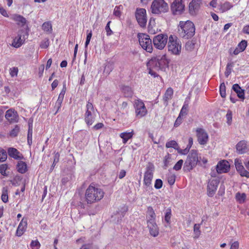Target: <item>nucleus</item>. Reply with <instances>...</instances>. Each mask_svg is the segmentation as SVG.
I'll use <instances>...</instances> for the list:
<instances>
[{"label":"nucleus","instance_id":"11","mask_svg":"<svg viewBox=\"0 0 249 249\" xmlns=\"http://www.w3.org/2000/svg\"><path fill=\"white\" fill-rule=\"evenodd\" d=\"M136 116L138 118L145 116L147 113V109L144 103L141 99L137 100L134 104Z\"/></svg>","mask_w":249,"mask_h":249},{"label":"nucleus","instance_id":"50","mask_svg":"<svg viewBox=\"0 0 249 249\" xmlns=\"http://www.w3.org/2000/svg\"><path fill=\"white\" fill-rule=\"evenodd\" d=\"M7 168H8V166L7 164H1L0 166V174L4 176H6L7 174L6 173V170L7 169Z\"/></svg>","mask_w":249,"mask_h":249},{"label":"nucleus","instance_id":"15","mask_svg":"<svg viewBox=\"0 0 249 249\" xmlns=\"http://www.w3.org/2000/svg\"><path fill=\"white\" fill-rule=\"evenodd\" d=\"M171 10L174 15L181 14L184 9L182 0H174L171 5Z\"/></svg>","mask_w":249,"mask_h":249},{"label":"nucleus","instance_id":"35","mask_svg":"<svg viewBox=\"0 0 249 249\" xmlns=\"http://www.w3.org/2000/svg\"><path fill=\"white\" fill-rule=\"evenodd\" d=\"M127 211V208L126 206H124L122 208V211H120V212H118L115 215V216H117L118 215L119 216H118V219L117 220V222H119L121 220H122V218L124 216L125 213Z\"/></svg>","mask_w":249,"mask_h":249},{"label":"nucleus","instance_id":"64","mask_svg":"<svg viewBox=\"0 0 249 249\" xmlns=\"http://www.w3.org/2000/svg\"><path fill=\"white\" fill-rule=\"evenodd\" d=\"M33 127L32 123H29V129L28 131L27 137H32Z\"/></svg>","mask_w":249,"mask_h":249},{"label":"nucleus","instance_id":"58","mask_svg":"<svg viewBox=\"0 0 249 249\" xmlns=\"http://www.w3.org/2000/svg\"><path fill=\"white\" fill-rule=\"evenodd\" d=\"M30 246L32 248H36V249H38L40 248V244L38 241L37 240L35 241L32 240L30 244Z\"/></svg>","mask_w":249,"mask_h":249},{"label":"nucleus","instance_id":"18","mask_svg":"<svg viewBox=\"0 0 249 249\" xmlns=\"http://www.w3.org/2000/svg\"><path fill=\"white\" fill-rule=\"evenodd\" d=\"M5 118L10 122H17L18 121V114L17 111L12 109L6 111L5 115Z\"/></svg>","mask_w":249,"mask_h":249},{"label":"nucleus","instance_id":"34","mask_svg":"<svg viewBox=\"0 0 249 249\" xmlns=\"http://www.w3.org/2000/svg\"><path fill=\"white\" fill-rule=\"evenodd\" d=\"M201 224H195L194 226V238H197L201 234V231L200 230Z\"/></svg>","mask_w":249,"mask_h":249},{"label":"nucleus","instance_id":"28","mask_svg":"<svg viewBox=\"0 0 249 249\" xmlns=\"http://www.w3.org/2000/svg\"><path fill=\"white\" fill-rule=\"evenodd\" d=\"M134 131L132 130L131 132H124L120 134V137L123 139L124 143H126L128 140L131 139L134 135Z\"/></svg>","mask_w":249,"mask_h":249},{"label":"nucleus","instance_id":"30","mask_svg":"<svg viewBox=\"0 0 249 249\" xmlns=\"http://www.w3.org/2000/svg\"><path fill=\"white\" fill-rule=\"evenodd\" d=\"M122 92L125 97H132L133 94V91L131 88L129 86H124L122 88Z\"/></svg>","mask_w":249,"mask_h":249},{"label":"nucleus","instance_id":"37","mask_svg":"<svg viewBox=\"0 0 249 249\" xmlns=\"http://www.w3.org/2000/svg\"><path fill=\"white\" fill-rule=\"evenodd\" d=\"M152 23V21L151 19H150L148 24V31L149 34L154 35L157 32L158 29L155 26H154V25H153Z\"/></svg>","mask_w":249,"mask_h":249},{"label":"nucleus","instance_id":"51","mask_svg":"<svg viewBox=\"0 0 249 249\" xmlns=\"http://www.w3.org/2000/svg\"><path fill=\"white\" fill-rule=\"evenodd\" d=\"M242 177H245L247 178H249V172L245 170L244 167L243 169H241L240 170L237 171Z\"/></svg>","mask_w":249,"mask_h":249},{"label":"nucleus","instance_id":"42","mask_svg":"<svg viewBox=\"0 0 249 249\" xmlns=\"http://www.w3.org/2000/svg\"><path fill=\"white\" fill-rule=\"evenodd\" d=\"M123 9V6L122 5H120L119 6H115L113 14L114 15L117 17H120L121 15V11Z\"/></svg>","mask_w":249,"mask_h":249},{"label":"nucleus","instance_id":"47","mask_svg":"<svg viewBox=\"0 0 249 249\" xmlns=\"http://www.w3.org/2000/svg\"><path fill=\"white\" fill-rule=\"evenodd\" d=\"M220 94L222 97L224 98L226 97V86L224 83H222L220 86Z\"/></svg>","mask_w":249,"mask_h":249},{"label":"nucleus","instance_id":"29","mask_svg":"<svg viewBox=\"0 0 249 249\" xmlns=\"http://www.w3.org/2000/svg\"><path fill=\"white\" fill-rule=\"evenodd\" d=\"M233 7V5L229 1H225V2L220 4L219 6V10L221 13L225 12Z\"/></svg>","mask_w":249,"mask_h":249},{"label":"nucleus","instance_id":"12","mask_svg":"<svg viewBox=\"0 0 249 249\" xmlns=\"http://www.w3.org/2000/svg\"><path fill=\"white\" fill-rule=\"evenodd\" d=\"M154 166L152 163L149 164L146 167V171L144 174L143 183L147 187H149L153 178Z\"/></svg>","mask_w":249,"mask_h":249},{"label":"nucleus","instance_id":"32","mask_svg":"<svg viewBox=\"0 0 249 249\" xmlns=\"http://www.w3.org/2000/svg\"><path fill=\"white\" fill-rule=\"evenodd\" d=\"M42 28L47 34H51L53 31L52 23L50 21L45 22L42 25Z\"/></svg>","mask_w":249,"mask_h":249},{"label":"nucleus","instance_id":"41","mask_svg":"<svg viewBox=\"0 0 249 249\" xmlns=\"http://www.w3.org/2000/svg\"><path fill=\"white\" fill-rule=\"evenodd\" d=\"M188 103L185 101L184 102V105L182 107V108L180 111L179 115L182 116L186 115L188 112Z\"/></svg>","mask_w":249,"mask_h":249},{"label":"nucleus","instance_id":"20","mask_svg":"<svg viewBox=\"0 0 249 249\" xmlns=\"http://www.w3.org/2000/svg\"><path fill=\"white\" fill-rule=\"evenodd\" d=\"M27 225V219L23 218L18 226L16 231V235L18 236H21L25 231Z\"/></svg>","mask_w":249,"mask_h":249},{"label":"nucleus","instance_id":"6","mask_svg":"<svg viewBox=\"0 0 249 249\" xmlns=\"http://www.w3.org/2000/svg\"><path fill=\"white\" fill-rule=\"evenodd\" d=\"M168 9V4L164 0H154L151 6V12L154 14L165 13Z\"/></svg>","mask_w":249,"mask_h":249},{"label":"nucleus","instance_id":"56","mask_svg":"<svg viewBox=\"0 0 249 249\" xmlns=\"http://www.w3.org/2000/svg\"><path fill=\"white\" fill-rule=\"evenodd\" d=\"M149 71L148 73L149 74H150L151 76H153L154 77H156L159 76V75L154 71L155 70L154 68L150 67V66H147Z\"/></svg>","mask_w":249,"mask_h":249},{"label":"nucleus","instance_id":"4","mask_svg":"<svg viewBox=\"0 0 249 249\" xmlns=\"http://www.w3.org/2000/svg\"><path fill=\"white\" fill-rule=\"evenodd\" d=\"M168 51L175 55H179L181 51V43L176 36L170 35L168 43Z\"/></svg>","mask_w":249,"mask_h":249},{"label":"nucleus","instance_id":"3","mask_svg":"<svg viewBox=\"0 0 249 249\" xmlns=\"http://www.w3.org/2000/svg\"><path fill=\"white\" fill-rule=\"evenodd\" d=\"M169 61L166 55H158L152 57L147 63V66H150L155 69L156 71H164L165 68L168 66Z\"/></svg>","mask_w":249,"mask_h":249},{"label":"nucleus","instance_id":"33","mask_svg":"<svg viewBox=\"0 0 249 249\" xmlns=\"http://www.w3.org/2000/svg\"><path fill=\"white\" fill-rule=\"evenodd\" d=\"M8 188L7 186L4 187L2 189V194L1 196V200L4 203H7L8 201Z\"/></svg>","mask_w":249,"mask_h":249},{"label":"nucleus","instance_id":"43","mask_svg":"<svg viewBox=\"0 0 249 249\" xmlns=\"http://www.w3.org/2000/svg\"><path fill=\"white\" fill-rule=\"evenodd\" d=\"M20 130V127L18 125H16L15 127L10 131V136L12 137H15L18 135Z\"/></svg>","mask_w":249,"mask_h":249},{"label":"nucleus","instance_id":"46","mask_svg":"<svg viewBox=\"0 0 249 249\" xmlns=\"http://www.w3.org/2000/svg\"><path fill=\"white\" fill-rule=\"evenodd\" d=\"M234 164L236 169V170L238 171L240 170L241 169H243L244 166L242 164L241 160L239 159H236L234 160Z\"/></svg>","mask_w":249,"mask_h":249},{"label":"nucleus","instance_id":"10","mask_svg":"<svg viewBox=\"0 0 249 249\" xmlns=\"http://www.w3.org/2000/svg\"><path fill=\"white\" fill-rule=\"evenodd\" d=\"M135 17L139 25L142 28L145 27L147 23L146 10L144 8H137Z\"/></svg>","mask_w":249,"mask_h":249},{"label":"nucleus","instance_id":"23","mask_svg":"<svg viewBox=\"0 0 249 249\" xmlns=\"http://www.w3.org/2000/svg\"><path fill=\"white\" fill-rule=\"evenodd\" d=\"M156 219V214L155 212L151 206H149L147 208V215H146V219H147V223L150 222H155Z\"/></svg>","mask_w":249,"mask_h":249},{"label":"nucleus","instance_id":"27","mask_svg":"<svg viewBox=\"0 0 249 249\" xmlns=\"http://www.w3.org/2000/svg\"><path fill=\"white\" fill-rule=\"evenodd\" d=\"M173 90L172 88H168L163 97V100L164 101V104L165 106H167L168 105V102L169 100H170L173 96Z\"/></svg>","mask_w":249,"mask_h":249},{"label":"nucleus","instance_id":"17","mask_svg":"<svg viewBox=\"0 0 249 249\" xmlns=\"http://www.w3.org/2000/svg\"><path fill=\"white\" fill-rule=\"evenodd\" d=\"M236 149L239 154H243L249 151V146L247 145L245 141H241L236 144Z\"/></svg>","mask_w":249,"mask_h":249},{"label":"nucleus","instance_id":"21","mask_svg":"<svg viewBox=\"0 0 249 249\" xmlns=\"http://www.w3.org/2000/svg\"><path fill=\"white\" fill-rule=\"evenodd\" d=\"M201 0H193L189 4V10L192 15L196 13L200 7Z\"/></svg>","mask_w":249,"mask_h":249},{"label":"nucleus","instance_id":"24","mask_svg":"<svg viewBox=\"0 0 249 249\" xmlns=\"http://www.w3.org/2000/svg\"><path fill=\"white\" fill-rule=\"evenodd\" d=\"M11 19L17 22V24L19 25L23 26L26 23V20L23 17L14 14L11 16Z\"/></svg>","mask_w":249,"mask_h":249},{"label":"nucleus","instance_id":"1","mask_svg":"<svg viewBox=\"0 0 249 249\" xmlns=\"http://www.w3.org/2000/svg\"><path fill=\"white\" fill-rule=\"evenodd\" d=\"M105 195L104 191L93 183L90 184L85 193V200L88 204H92L101 200Z\"/></svg>","mask_w":249,"mask_h":249},{"label":"nucleus","instance_id":"31","mask_svg":"<svg viewBox=\"0 0 249 249\" xmlns=\"http://www.w3.org/2000/svg\"><path fill=\"white\" fill-rule=\"evenodd\" d=\"M21 35H18V36L13 39L12 45L14 47L17 48H18L23 43V41L21 39Z\"/></svg>","mask_w":249,"mask_h":249},{"label":"nucleus","instance_id":"19","mask_svg":"<svg viewBox=\"0 0 249 249\" xmlns=\"http://www.w3.org/2000/svg\"><path fill=\"white\" fill-rule=\"evenodd\" d=\"M8 155L15 160H22L24 157L16 148L14 147L8 148L7 150Z\"/></svg>","mask_w":249,"mask_h":249},{"label":"nucleus","instance_id":"14","mask_svg":"<svg viewBox=\"0 0 249 249\" xmlns=\"http://www.w3.org/2000/svg\"><path fill=\"white\" fill-rule=\"evenodd\" d=\"M219 182L218 179H213L209 181L207 186V194L209 196L212 197L215 194Z\"/></svg>","mask_w":249,"mask_h":249},{"label":"nucleus","instance_id":"5","mask_svg":"<svg viewBox=\"0 0 249 249\" xmlns=\"http://www.w3.org/2000/svg\"><path fill=\"white\" fill-rule=\"evenodd\" d=\"M198 161L197 151L195 150H192L185 161L183 170L186 172L191 171L196 166Z\"/></svg>","mask_w":249,"mask_h":249},{"label":"nucleus","instance_id":"63","mask_svg":"<svg viewBox=\"0 0 249 249\" xmlns=\"http://www.w3.org/2000/svg\"><path fill=\"white\" fill-rule=\"evenodd\" d=\"M226 118L227 119V123L228 124H231V119H232V113L231 112L229 111L226 114Z\"/></svg>","mask_w":249,"mask_h":249},{"label":"nucleus","instance_id":"62","mask_svg":"<svg viewBox=\"0 0 249 249\" xmlns=\"http://www.w3.org/2000/svg\"><path fill=\"white\" fill-rule=\"evenodd\" d=\"M63 101L57 99L55 104V107H54L57 109L56 112L55 113V114L59 111V109L61 108V104Z\"/></svg>","mask_w":249,"mask_h":249},{"label":"nucleus","instance_id":"25","mask_svg":"<svg viewBox=\"0 0 249 249\" xmlns=\"http://www.w3.org/2000/svg\"><path fill=\"white\" fill-rule=\"evenodd\" d=\"M16 168L17 171L20 174H24L27 171V164L24 161L21 160L18 162Z\"/></svg>","mask_w":249,"mask_h":249},{"label":"nucleus","instance_id":"39","mask_svg":"<svg viewBox=\"0 0 249 249\" xmlns=\"http://www.w3.org/2000/svg\"><path fill=\"white\" fill-rule=\"evenodd\" d=\"M195 45L196 43L195 41L193 40L188 41L186 43L185 49L188 51H192L194 49Z\"/></svg>","mask_w":249,"mask_h":249},{"label":"nucleus","instance_id":"60","mask_svg":"<svg viewBox=\"0 0 249 249\" xmlns=\"http://www.w3.org/2000/svg\"><path fill=\"white\" fill-rule=\"evenodd\" d=\"M113 66L111 64H107L106 65L104 69V72L108 74L112 70Z\"/></svg>","mask_w":249,"mask_h":249},{"label":"nucleus","instance_id":"9","mask_svg":"<svg viewBox=\"0 0 249 249\" xmlns=\"http://www.w3.org/2000/svg\"><path fill=\"white\" fill-rule=\"evenodd\" d=\"M168 36L166 34H159L154 37L153 42L154 47L159 49L162 50L167 43Z\"/></svg>","mask_w":249,"mask_h":249},{"label":"nucleus","instance_id":"2","mask_svg":"<svg viewBox=\"0 0 249 249\" xmlns=\"http://www.w3.org/2000/svg\"><path fill=\"white\" fill-rule=\"evenodd\" d=\"M178 31L180 37L184 39H189L195 35V25L192 21L189 20L185 22L180 21Z\"/></svg>","mask_w":249,"mask_h":249},{"label":"nucleus","instance_id":"53","mask_svg":"<svg viewBox=\"0 0 249 249\" xmlns=\"http://www.w3.org/2000/svg\"><path fill=\"white\" fill-rule=\"evenodd\" d=\"M66 85L64 84L63 85V89H62L61 90L59 96H58V98L57 99H60L62 101L63 100V99H64V95H65V94L66 93Z\"/></svg>","mask_w":249,"mask_h":249},{"label":"nucleus","instance_id":"13","mask_svg":"<svg viewBox=\"0 0 249 249\" xmlns=\"http://www.w3.org/2000/svg\"><path fill=\"white\" fill-rule=\"evenodd\" d=\"M196 136L199 143L201 145L207 144L209 139V136L206 131L201 128H198L196 130Z\"/></svg>","mask_w":249,"mask_h":249},{"label":"nucleus","instance_id":"26","mask_svg":"<svg viewBox=\"0 0 249 249\" xmlns=\"http://www.w3.org/2000/svg\"><path fill=\"white\" fill-rule=\"evenodd\" d=\"M232 89L236 92L237 96L242 99H244L245 98V93L244 90L242 89L241 87L239 86L238 84H235L232 86Z\"/></svg>","mask_w":249,"mask_h":249},{"label":"nucleus","instance_id":"48","mask_svg":"<svg viewBox=\"0 0 249 249\" xmlns=\"http://www.w3.org/2000/svg\"><path fill=\"white\" fill-rule=\"evenodd\" d=\"M247 46V41L245 40H242L237 45L240 50L244 51Z\"/></svg>","mask_w":249,"mask_h":249},{"label":"nucleus","instance_id":"49","mask_svg":"<svg viewBox=\"0 0 249 249\" xmlns=\"http://www.w3.org/2000/svg\"><path fill=\"white\" fill-rule=\"evenodd\" d=\"M176 176L175 175L170 174L167 177V181L170 185H172L175 182Z\"/></svg>","mask_w":249,"mask_h":249},{"label":"nucleus","instance_id":"40","mask_svg":"<svg viewBox=\"0 0 249 249\" xmlns=\"http://www.w3.org/2000/svg\"><path fill=\"white\" fill-rule=\"evenodd\" d=\"M171 215V209L170 208H168L166 210L164 216V220L167 224H170Z\"/></svg>","mask_w":249,"mask_h":249},{"label":"nucleus","instance_id":"8","mask_svg":"<svg viewBox=\"0 0 249 249\" xmlns=\"http://www.w3.org/2000/svg\"><path fill=\"white\" fill-rule=\"evenodd\" d=\"M94 113L93 106L91 103L88 101L86 105V111L85 114V121L88 126L92 125L94 122Z\"/></svg>","mask_w":249,"mask_h":249},{"label":"nucleus","instance_id":"16","mask_svg":"<svg viewBox=\"0 0 249 249\" xmlns=\"http://www.w3.org/2000/svg\"><path fill=\"white\" fill-rule=\"evenodd\" d=\"M230 168L229 163L225 160L219 161L216 166V171L218 174L228 172Z\"/></svg>","mask_w":249,"mask_h":249},{"label":"nucleus","instance_id":"52","mask_svg":"<svg viewBox=\"0 0 249 249\" xmlns=\"http://www.w3.org/2000/svg\"><path fill=\"white\" fill-rule=\"evenodd\" d=\"M183 160H179L174 165L173 169L176 171H178L181 168Z\"/></svg>","mask_w":249,"mask_h":249},{"label":"nucleus","instance_id":"45","mask_svg":"<svg viewBox=\"0 0 249 249\" xmlns=\"http://www.w3.org/2000/svg\"><path fill=\"white\" fill-rule=\"evenodd\" d=\"M246 195L244 193L241 194L238 192L236 194V198L240 203L243 202L246 199Z\"/></svg>","mask_w":249,"mask_h":249},{"label":"nucleus","instance_id":"54","mask_svg":"<svg viewBox=\"0 0 249 249\" xmlns=\"http://www.w3.org/2000/svg\"><path fill=\"white\" fill-rule=\"evenodd\" d=\"M162 181L160 179H157L155 182L154 187L157 189H160L162 187Z\"/></svg>","mask_w":249,"mask_h":249},{"label":"nucleus","instance_id":"61","mask_svg":"<svg viewBox=\"0 0 249 249\" xmlns=\"http://www.w3.org/2000/svg\"><path fill=\"white\" fill-rule=\"evenodd\" d=\"M18 69L17 67H13L10 69V74L12 77H14V76H16L18 74Z\"/></svg>","mask_w":249,"mask_h":249},{"label":"nucleus","instance_id":"55","mask_svg":"<svg viewBox=\"0 0 249 249\" xmlns=\"http://www.w3.org/2000/svg\"><path fill=\"white\" fill-rule=\"evenodd\" d=\"M111 22V21H109L105 27V30L107 32V36H109L113 34V32L112 31L110 28V24Z\"/></svg>","mask_w":249,"mask_h":249},{"label":"nucleus","instance_id":"38","mask_svg":"<svg viewBox=\"0 0 249 249\" xmlns=\"http://www.w3.org/2000/svg\"><path fill=\"white\" fill-rule=\"evenodd\" d=\"M165 146L166 148H173L177 150V149H178V145L175 141L172 140L167 142L166 143Z\"/></svg>","mask_w":249,"mask_h":249},{"label":"nucleus","instance_id":"57","mask_svg":"<svg viewBox=\"0 0 249 249\" xmlns=\"http://www.w3.org/2000/svg\"><path fill=\"white\" fill-rule=\"evenodd\" d=\"M49 45V40L48 39L42 40L40 43V47L43 49H46Z\"/></svg>","mask_w":249,"mask_h":249},{"label":"nucleus","instance_id":"22","mask_svg":"<svg viewBox=\"0 0 249 249\" xmlns=\"http://www.w3.org/2000/svg\"><path fill=\"white\" fill-rule=\"evenodd\" d=\"M147 224L150 235L153 237L157 236L159 234V228L156 222L147 223Z\"/></svg>","mask_w":249,"mask_h":249},{"label":"nucleus","instance_id":"7","mask_svg":"<svg viewBox=\"0 0 249 249\" xmlns=\"http://www.w3.org/2000/svg\"><path fill=\"white\" fill-rule=\"evenodd\" d=\"M139 41L142 47L148 53H151L153 50L152 40L150 36L145 34H138Z\"/></svg>","mask_w":249,"mask_h":249},{"label":"nucleus","instance_id":"59","mask_svg":"<svg viewBox=\"0 0 249 249\" xmlns=\"http://www.w3.org/2000/svg\"><path fill=\"white\" fill-rule=\"evenodd\" d=\"M92 31H90L89 33L87 34V38H86V41L85 42V48H87L88 45L89 43L90 40L91 39V36H92Z\"/></svg>","mask_w":249,"mask_h":249},{"label":"nucleus","instance_id":"44","mask_svg":"<svg viewBox=\"0 0 249 249\" xmlns=\"http://www.w3.org/2000/svg\"><path fill=\"white\" fill-rule=\"evenodd\" d=\"M7 158V152L2 148H0V162L6 160Z\"/></svg>","mask_w":249,"mask_h":249},{"label":"nucleus","instance_id":"36","mask_svg":"<svg viewBox=\"0 0 249 249\" xmlns=\"http://www.w3.org/2000/svg\"><path fill=\"white\" fill-rule=\"evenodd\" d=\"M234 64L233 62H231L227 64L225 72V75L226 77H228L229 75L231 73L232 68L233 67Z\"/></svg>","mask_w":249,"mask_h":249}]
</instances>
